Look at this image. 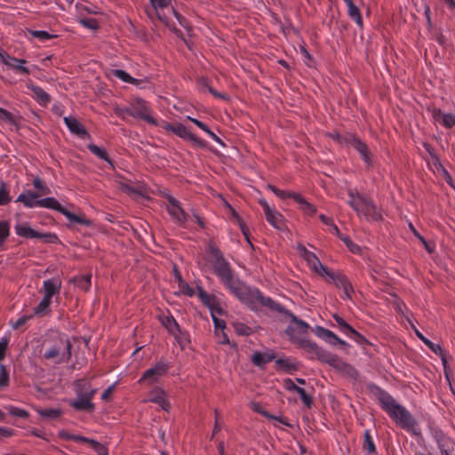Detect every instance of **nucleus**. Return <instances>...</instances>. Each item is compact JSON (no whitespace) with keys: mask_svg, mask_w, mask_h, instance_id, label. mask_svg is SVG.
<instances>
[{"mask_svg":"<svg viewBox=\"0 0 455 455\" xmlns=\"http://www.w3.org/2000/svg\"><path fill=\"white\" fill-rule=\"evenodd\" d=\"M52 299L44 295V298L39 304L34 308L35 315H45L51 312L50 306Z\"/></svg>","mask_w":455,"mask_h":455,"instance_id":"obj_38","label":"nucleus"},{"mask_svg":"<svg viewBox=\"0 0 455 455\" xmlns=\"http://www.w3.org/2000/svg\"><path fill=\"white\" fill-rule=\"evenodd\" d=\"M44 296L52 299L56 294H59L61 289V281L59 278H51L44 282L43 284Z\"/></svg>","mask_w":455,"mask_h":455,"instance_id":"obj_24","label":"nucleus"},{"mask_svg":"<svg viewBox=\"0 0 455 455\" xmlns=\"http://www.w3.org/2000/svg\"><path fill=\"white\" fill-rule=\"evenodd\" d=\"M349 147H353L357 151L367 169H371L374 166L373 154L369 146L362 140L356 133L354 134Z\"/></svg>","mask_w":455,"mask_h":455,"instance_id":"obj_14","label":"nucleus"},{"mask_svg":"<svg viewBox=\"0 0 455 455\" xmlns=\"http://www.w3.org/2000/svg\"><path fill=\"white\" fill-rule=\"evenodd\" d=\"M44 358L55 360V363H68L72 357V343L68 338L60 333L44 341Z\"/></svg>","mask_w":455,"mask_h":455,"instance_id":"obj_3","label":"nucleus"},{"mask_svg":"<svg viewBox=\"0 0 455 455\" xmlns=\"http://www.w3.org/2000/svg\"><path fill=\"white\" fill-rule=\"evenodd\" d=\"M229 222H231L235 225H237L239 227V228L241 229V231H242L244 238L248 242V243L251 247H253V244L251 243V239H250L251 232H250L248 226L246 225L243 219L240 216V214L236 212V210L234 207H232L230 204H229Z\"/></svg>","mask_w":455,"mask_h":455,"instance_id":"obj_18","label":"nucleus"},{"mask_svg":"<svg viewBox=\"0 0 455 455\" xmlns=\"http://www.w3.org/2000/svg\"><path fill=\"white\" fill-rule=\"evenodd\" d=\"M233 327L235 333L240 336H249L252 333L251 328L243 323H233Z\"/></svg>","mask_w":455,"mask_h":455,"instance_id":"obj_52","label":"nucleus"},{"mask_svg":"<svg viewBox=\"0 0 455 455\" xmlns=\"http://www.w3.org/2000/svg\"><path fill=\"white\" fill-rule=\"evenodd\" d=\"M126 115L141 119L154 125H158L157 121L150 116V108L146 100L141 98H136L130 107V110H126Z\"/></svg>","mask_w":455,"mask_h":455,"instance_id":"obj_9","label":"nucleus"},{"mask_svg":"<svg viewBox=\"0 0 455 455\" xmlns=\"http://www.w3.org/2000/svg\"><path fill=\"white\" fill-rule=\"evenodd\" d=\"M363 450H366L369 454H376L377 453L376 446L372 440V437L371 435L369 429H366L363 433Z\"/></svg>","mask_w":455,"mask_h":455,"instance_id":"obj_41","label":"nucleus"},{"mask_svg":"<svg viewBox=\"0 0 455 455\" xmlns=\"http://www.w3.org/2000/svg\"><path fill=\"white\" fill-rule=\"evenodd\" d=\"M92 275H81L73 278V283L81 290L89 291L91 287Z\"/></svg>","mask_w":455,"mask_h":455,"instance_id":"obj_45","label":"nucleus"},{"mask_svg":"<svg viewBox=\"0 0 455 455\" xmlns=\"http://www.w3.org/2000/svg\"><path fill=\"white\" fill-rule=\"evenodd\" d=\"M303 250L304 258L307 261L311 269L319 275L323 276V269H327L328 267L322 264L318 257L314 252L307 251L305 247H303Z\"/></svg>","mask_w":455,"mask_h":455,"instance_id":"obj_22","label":"nucleus"},{"mask_svg":"<svg viewBox=\"0 0 455 455\" xmlns=\"http://www.w3.org/2000/svg\"><path fill=\"white\" fill-rule=\"evenodd\" d=\"M422 146L426 149V151L429 154V156H431V158L433 160V164L435 166V168L437 170H439V166H442V163L440 161L439 156L435 153V148L428 142H423Z\"/></svg>","mask_w":455,"mask_h":455,"instance_id":"obj_47","label":"nucleus"},{"mask_svg":"<svg viewBox=\"0 0 455 455\" xmlns=\"http://www.w3.org/2000/svg\"><path fill=\"white\" fill-rule=\"evenodd\" d=\"M79 443L90 444L98 455H108V448L94 439L81 435Z\"/></svg>","mask_w":455,"mask_h":455,"instance_id":"obj_32","label":"nucleus"},{"mask_svg":"<svg viewBox=\"0 0 455 455\" xmlns=\"http://www.w3.org/2000/svg\"><path fill=\"white\" fill-rule=\"evenodd\" d=\"M170 369V363L164 360H160L156 363L155 366L146 370L138 383L143 384L148 383L152 385L158 380V379L167 373Z\"/></svg>","mask_w":455,"mask_h":455,"instance_id":"obj_13","label":"nucleus"},{"mask_svg":"<svg viewBox=\"0 0 455 455\" xmlns=\"http://www.w3.org/2000/svg\"><path fill=\"white\" fill-rule=\"evenodd\" d=\"M332 317L336 321L340 331H342L348 337L350 336L351 333H354L355 328L348 323H347L343 317H341L338 314H334Z\"/></svg>","mask_w":455,"mask_h":455,"instance_id":"obj_39","label":"nucleus"},{"mask_svg":"<svg viewBox=\"0 0 455 455\" xmlns=\"http://www.w3.org/2000/svg\"><path fill=\"white\" fill-rule=\"evenodd\" d=\"M340 373H342L343 375H345L350 379H357L358 375H359L358 371L348 363H347V368H343V370Z\"/></svg>","mask_w":455,"mask_h":455,"instance_id":"obj_64","label":"nucleus"},{"mask_svg":"<svg viewBox=\"0 0 455 455\" xmlns=\"http://www.w3.org/2000/svg\"><path fill=\"white\" fill-rule=\"evenodd\" d=\"M150 3H151V5L153 7V12L157 16L158 20L160 21H162L163 23L168 25L169 19L166 16L162 15L157 11V9L158 8H162L163 9V8L167 7L170 4L171 0H150Z\"/></svg>","mask_w":455,"mask_h":455,"instance_id":"obj_30","label":"nucleus"},{"mask_svg":"<svg viewBox=\"0 0 455 455\" xmlns=\"http://www.w3.org/2000/svg\"><path fill=\"white\" fill-rule=\"evenodd\" d=\"M33 186L36 189L40 191L41 195H50L52 193L50 188L45 184V182L40 179L39 177H36L33 180Z\"/></svg>","mask_w":455,"mask_h":455,"instance_id":"obj_50","label":"nucleus"},{"mask_svg":"<svg viewBox=\"0 0 455 455\" xmlns=\"http://www.w3.org/2000/svg\"><path fill=\"white\" fill-rule=\"evenodd\" d=\"M87 148L93 155L97 156L100 159H102L108 163L111 166H114V163L112 159L108 156V154L105 148H100L93 143L89 144Z\"/></svg>","mask_w":455,"mask_h":455,"instance_id":"obj_36","label":"nucleus"},{"mask_svg":"<svg viewBox=\"0 0 455 455\" xmlns=\"http://www.w3.org/2000/svg\"><path fill=\"white\" fill-rule=\"evenodd\" d=\"M64 123L66 124L70 132L76 135L80 139L86 140L91 138V135L85 127L76 118L72 116H66L64 117Z\"/></svg>","mask_w":455,"mask_h":455,"instance_id":"obj_16","label":"nucleus"},{"mask_svg":"<svg viewBox=\"0 0 455 455\" xmlns=\"http://www.w3.org/2000/svg\"><path fill=\"white\" fill-rule=\"evenodd\" d=\"M14 228H15L16 234L20 237H24L27 239L39 237V232L33 229L28 224H17L14 227Z\"/></svg>","mask_w":455,"mask_h":455,"instance_id":"obj_28","label":"nucleus"},{"mask_svg":"<svg viewBox=\"0 0 455 455\" xmlns=\"http://www.w3.org/2000/svg\"><path fill=\"white\" fill-rule=\"evenodd\" d=\"M415 334L433 353L440 354L442 352V347L439 344L432 342L417 329H415Z\"/></svg>","mask_w":455,"mask_h":455,"instance_id":"obj_43","label":"nucleus"},{"mask_svg":"<svg viewBox=\"0 0 455 455\" xmlns=\"http://www.w3.org/2000/svg\"><path fill=\"white\" fill-rule=\"evenodd\" d=\"M347 14L360 28H363V21L361 11L355 4H350L349 8H347Z\"/></svg>","mask_w":455,"mask_h":455,"instance_id":"obj_40","label":"nucleus"},{"mask_svg":"<svg viewBox=\"0 0 455 455\" xmlns=\"http://www.w3.org/2000/svg\"><path fill=\"white\" fill-rule=\"evenodd\" d=\"M197 296L201 302L211 311L212 319L213 316L226 315V310L221 307L220 299L216 295L208 294L202 286H197Z\"/></svg>","mask_w":455,"mask_h":455,"instance_id":"obj_10","label":"nucleus"},{"mask_svg":"<svg viewBox=\"0 0 455 455\" xmlns=\"http://www.w3.org/2000/svg\"><path fill=\"white\" fill-rule=\"evenodd\" d=\"M207 261L220 277L223 284L228 286V261L221 251L212 242L209 243Z\"/></svg>","mask_w":455,"mask_h":455,"instance_id":"obj_7","label":"nucleus"},{"mask_svg":"<svg viewBox=\"0 0 455 455\" xmlns=\"http://www.w3.org/2000/svg\"><path fill=\"white\" fill-rule=\"evenodd\" d=\"M21 116L16 117L11 112L0 107V120L13 125L16 131L20 129V123L19 122Z\"/></svg>","mask_w":455,"mask_h":455,"instance_id":"obj_31","label":"nucleus"},{"mask_svg":"<svg viewBox=\"0 0 455 455\" xmlns=\"http://www.w3.org/2000/svg\"><path fill=\"white\" fill-rule=\"evenodd\" d=\"M168 212L170 215L173 219H175L180 224H184L187 222L188 215L182 209L180 204L175 207H168Z\"/></svg>","mask_w":455,"mask_h":455,"instance_id":"obj_35","label":"nucleus"},{"mask_svg":"<svg viewBox=\"0 0 455 455\" xmlns=\"http://www.w3.org/2000/svg\"><path fill=\"white\" fill-rule=\"evenodd\" d=\"M29 33L36 38H39L42 41L50 40L55 38L57 36L48 33L44 30H29Z\"/></svg>","mask_w":455,"mask_h":455,"instance_id":"obj_60","label":"nucleus"},{"mask_svg":"<svg viewBox=\"0 0 455 455\" xmlns=\"http://www.w3.org/2000/svg\"><path fill=\"white\" fill-rule=\"evenodd\" d=\"M62 214L70 223L84 225L85 227H91L93 224L92 220L86 219L84 215H76L67 209H65Z\"/></svg>","mask_w":455,"mask_h":455,"instance_id":"obj_29","label":"nucleus"},{"mask_svg":"<svg viewBox=\"0 0 455 455\" xmlns=\"http://www.w3.org/2000/svg\"><path fill=\"white\" fill-rule=\"evenodd\" d=\"M267 221L275 229L283 230L284 227V217L283 214L273 209L265 214Z\"/></svg>","mask_w":455,"mask_h":455,"instance_id":"obj_26","label":"nucleus"},{"mask_svg":"<svg viewBox=\"0 0 455 455\" xmlns=\"http://www.w3.org/2000/svg\"><path fill=\"white\" fill-rule=\"evenodd\" d=\"M78 22L82 24L84 28L92 30H98L100 28L99 22L94 18H80Z\"/></svg>","mask_w":455,"mask_h":455,"instance_id":"obj_53","label":"nucleus"},{"mask_svg":"<svg viewBox=\"0 0 455 455\" xmlns=\"http://www.w3.org/2000/svg\"><path fill=\"white\" fill-rule=\"evenodd\" d=\"M312 331L318 338L323 339L331 345L332 344L334 339L337 337L333 331L319 325L315 326L314 329H312Z\"/></svg>","mask_w":455,"mask_h":455,"instance_id":"obj_33","label":"nucleus"},{"mask_svg":"<svg viewBox=\"0 0 455 455\" xmlns=\"http://www.w3.org/2000/svg\"><path fill=\"white\" fill-rule=\"evenodd\" d=\"M340 240L346 244L348 250L353 253H359L361 251V247L355 243L349 235H344Z\"/></svg>","mask_w":455,"mask_h":455,"instance_id":"obj_56","label":"nucleus"},{"mask_svg":"<svg viewBox=\"0 0 455 455\" xmlns=\"http://www.w3.org/2000/svg\"><path fill=\"white\" fill-rule=\"evenodd\" d=\"M297 343L300 348L305 349L309 354H314L315 359L329 364L339 372H341L343 368H347V362L343 361L339 355L319 347L315 342L309 339H299Z\"/></svg>","mask_w":455,"mask_h":455,"instance_id":"obj_4","label":"nucleus"},{"mask_svg":"<svg viewBox=\"0 0 455 455\" xmlns=\"http://www.w3.org/2000/svg\"><path fill=\"white\" fill-rule=\"evenodd\" d=\"M12 198L9 195V190L6 182L1 180L0 182V205H6L11 202Z\"/></svg>","mask_w":455,"mask_h":455,"instance_id":"obj_49","label":"nucleus"},{"mask_svg":"<svg viewBox=\"0 0 455 455\" xmlns=\"http://www.w3.org/2000/svg\"><path fill=\"white\" fill-rule=\"evenodd\" d=\"M37 239H43L44 243H60V239L58 235L54 233H40L39 232V237Z\"/></svg>","mask_w":455,"mask_h":455,"instance_id":"obj_57","label":"nucleus"},{"mask_svg":"<svg viewBox=\"0 0 455 455\" xmlns=\"http://www.w3.org/2000/svg\"><path fill=\"white\" fill-rule=\"evenodd\" d=\"M251 408L254 412H257L265 418H274V415L264 410L259 403L252 402Z\"/></svg>","mask_w":455,"mask_h":455,"instance_id":"obj_63","label":"nucleus"},{"mask_svg":"<svg viewBox=\"0 0 455 455\" xmlns=\"http://www.w3.org/2000/svg\"><path fill=\"white\" fill-rule=\"evenodd\" d=\"M326 275L330 278L331 281L329 283H332L339 289H343L345 296L347 299H351L352 293H354V288L346 275L341 272H334L331 269H323V276Z\"/></svg>","mask_w":455,"mask_h":455,"instance_id":"obj_12","label":"nucleus"},{"mask_svg":"<svg viewBox=\"0 0 455 455\" xmlns=\"http://www.w3.org/2000/svg\"><path fill=\"white\" fill-rule=\"evenodd\" d=\"M150 395H151V397L149 398L150 402L155 403H164V392L162 388L156 387L151 392Z\"/></svg>","mask_w":455,"mask_h":455,"instance_id":"obj_59","label":"nucleus"},{"mask_svg":"<svg viewBox=\"0 0 455 455\" xmlns=\"http://www.w3.org/2000/svg\"><path fill=\"white\" fill-rule=\"evenodd\" d=\"M355 133L353 132H345L344 134L339 133L337 131L328 132L325 133V136L333 140L336 143L339 145H346L349 147V143L353 138Z\"/></svg>","mask_w":455,"mask_h":455,"instance_id":"obj_27","label":"nucleus"},{"mask_svg":"<svg viewBox=\"0 0 455 455\" xmlns=\"http://www.w3.org/2000/svg\"><path fill=\"white\" fill-rule=\"evenodd\" d=\"M276 358V353L274 350H269V352H260L255 351L251 357V362L253 365L264 369L265 365Z\"/></svg>","mask_w":455,"mask_h":455,"instance_id":"obj_20","label":"nucleus"},{"mask_svg":"<svg viewBox=\"0 0 455 455\" xmlns=\"http://www.w3.org/2000/svg\"><path fill=\"white\" fill-rule=\"evenodd\" d=\"M10 235V224L6 220H0V245H2Z\"/></svg>","mask_w":455,"mask_h":455,"instance_id":"obj_54","label":"nucleus"},{"mask_svg":"<svg viewBox=\"0 0 455 455\" xmlns=\"http://www.w3.org/2000/svg\"><path fill=\"white\" fill-rule=\"evenodd\" d=\"M368 388L378 399L381 409L387 413L397 426L414 435L420 434L418 428V422L411 413L404 406L397 403L388 392L376 384H370Z\"/></svg>","mask_w":455,"mask_h":455,"instance_id":"obj_1","label":"nucleus"},{"mask_svg":"<svg viewBox=\"0 0 455 455\" xmlns=\"http://www.w3.org/2000/svg\"><path fill=\"white\" fill-rule=\"evenodd\" d=\"M27 87L33 92L34 99L41 105L47 106L51 102V96L40 86L28 83Z\"/></svg>","mask_w":455,"mask_h":455,"instance_id":"obj_23","label":"nucleus"},{"mask_svg":"<svg viewBox=\"0 0 455 455\" xmlns=\"http://www.w3.org/2000/svg\"><path fill=\"white\" fill-rule=\"evenodd\" d=\"M160 320L162 324L172 336H176L177 333L186 336V331H181L179 323L172 315H163Z\"/></svg>","mask_w":455,"mask_h":455,"instance_id":"obj_25","label":"nucleus"},{"mask_svg":"<svg viewBox=\"0 0 455 455\" xmlns=\"http://www.w3.org/2000/svg\"><path fill=\"white\" fill-rule=\"evenodd\" d=\"M427 110L431 112L432 117L435 122H439L447 129H451L455 126V115L451 113L444 114L443 111L435 107L427 108Z\"/></svg>","mask_w":455,"mask_h":455,"instance_id":"obj_17","label":"nucleus"},{"mask_svg":"<svg viewBox=\"0 0 455 455\" xmlns=\"http://www.w3.org/2000/svg\"><path fill=\"white\" fill-rule=\"evenodd\" d=\"M38 414L44 419H58L62 415V411L60 409H36Z\"/></svg>","mask_w":455,"mask_h":455,"instance_id":"obj_46","label":"nucleus"},{"mask_svg":"<svg viewBox=\"0 0 455 455\" xmlns=\"http://www.w3.org/2000/svg\"><path fill=\"white\" fill-rule=\"evenodd\" d=\"M198 84L200 86H204L209 90V92L213 94L215 97L220 98V99H227V96L223 93L218 92L215 89H213L212 86L209 85L208 80L204 77H201L198 79Z\"/></svg>","mask_w":455,"mask_h":455,"instance_id":"obj_58","label":"nucleus"},{"mask_svg":"<svg viewBox=\"0 0 455 455\" xmlns=\"http://www.w3.org/2000/svg\"><path fill=\"white\" fill-rule=\"evenodd\" d=\"M112 74L121 79L125 83H129L134 85H139L140 84V80L132 77L126 71L123 69H114L112 70Z\"/></svg>","mask_w":455,"mask_h":455,"instance_id":"obj_42","label":"nucleus"},{"mask_svg":"<svg viewBox=\"0 0 455 455\" xmlns=\"http://www.w3.org/2000/svg\"><path fill=\"white\" fill-rule=\"evenodd\" d=\"M283 317L290 318L291 323L285 330V333L290 337V340L291 343L297 345L299 347L298 340L300 339L296 336L297 334H307L308 331L311 329L310 325L305 321L297 317L294 314H292L290 310H287V313L283 315Z\"/></svg>","mask_w":455,"mask_h":455,"instance_id":"obj_8","label":"nucleus"},{"mask_svg":"<svg viewBox=\"0 0 455 455\" xmlns=\"http://www.w3.org/2000/svg\"><path fill=\"white\" fill-rule=\"evenodd\" d=\"M411 230L412 231L413 235L420 241V243L423 244L424 248L428 253L435 252V243L428 242L425 239L424 236H422L417 229L413 227V225L410 224Z\"/></svg>","mask_w":455,"mask_h":455,"instance_id":"obj_44","label":"nucleus"},{"mask_svg":"<svg viewBox=\"0 0 455 455\" xmlns=\"http://www.w3.org/2000/svg\"><path fill=\"white\" fill-rule=\"evenodd\" d=\"M267 188L272 191L276 196H278L281 199L291 198L294 201H296V198L299 196V193L293 191L282 190L272 184H267Z\"/></svg>","mask_w":455,"mask_h":455,"instance_id":"obj_37","label":"nucleus"},{"mask_svg":"<svg viewBox=\"0 0 455 455\" xmlns=\"http://www.w3.org/2000/svg\"><path fill=\"white\" fill-rule=\"evenodd\" d=\"M357 199L361 203V213L367 218L368 220L380 221L382 220V214L378 211V208L371 198L362 196L356 192Z\"/></svg>","mask_w":455,"mask_h":455,"instance_id":"obj_15","label":"nucleus"},{"mask_svg":"<svg viewBox=\"0 0 455 455\" xmlns=\"http://www.w3.org/2000/svg\"><path fill=\"white\" fill-rule=\"evenodd\" d=\"M75 386L77 399L70 400L69 405L77 411L92 412L95 410V405L92 399L97 390L92 388L91 383L86 379H77Z\"/></svg>","mask_w":455,"mask_h":455,"instance_id":"obj_5","label":"nucleus"},{"mask_svg":"<svg viewBox=\"0 0 455 455\" xmlns=\"http://www.w3.org/2000/svg\"><path fill=\"white\" fill-rule=\"evenodd\" d=\"M10 377L9 371L5 365L0 364V388H4L9 386Z\"/></svg>","mask_w":455,"mask_h":455,"instance_id":"obj_55","label":"nucleus"},{"mask_svg":"<svg viewBox=\"0 0 455 455\" xmlns=\"http://www.w3.org/2000/svg\"><path fill=\"white\" fill-rule=\"evenodd\" d=\"M0 57L2 59V61L4 65L9 66L11 61L16 62V63H26L27 60L24 59H17L15 57L10 56L7 52L4 51L0 52Z\"/></svg>","mask_w":455,"mask_h":455,"instance_id":"obj_61","label":"nucleus"},{"mask_svg":"<svg viewBox=\"0 0 455 455\" xmlns=\"http://www.w3.org/2000/svg\"><path fill=\"white\" fill-rule=\"evenodd\" d=\"M349 338L353 339L357 344L362 346H371L372 344L360 332H358L355 329L354 333H351Z\"/></svg>","mask_w":455,"mask_h":455,"instance_id":"obj_62","label":"nucleus"},{"mask_svg":"<svg viewBox=\"0 0 455 455\" xmlns=\"http://www.w3.org/2000/svg\"><path fill=\"white\" fill-rule=\"evenodd\" d=\"M229 291L233 293L242 303L251 310H256L258 305L267 307L272 312H277L283 316L287 313L281 304L269 297H265L259 289H251L244 283L236 278L229 267Z\"/></svg>","mask_w":455,"mask_h":455,"instance_id":"obj_2","label":"nucleus"},{"mask_svg":"<svg viewBox=\"0 0 455 455\" xmlns=\"http://www.w3.org/2000/svg\"><path fill=\"white\" fill-rule=\"evenodd\" d=\"M214 324V340L217 345L228 344V334L226 333L227 323L226 321L217 316H213Z\"/></svg>","mask_w":455,"mask_h":455,"instance_id":"obj_19","label":"nucleus"},{"mask_svg":"<svg viewBox=\"0 0 455 455\" xmlns=\"http://www.w3.org/2000/svg\"><path fill=\"white\" fill-rule=\"evenodd\" d=\"M275 370L283 371L285 373H293L299 371L300 363L297 361H292L291 358H277L275 361Z\"/></svg>","mask_w":455,"mask_h":455,"instance_id":"obj_21","label":"nucleus"},{"mask_svg":"<svg viewBox=\"0 0 455 455\" xmlns=\"http://www.w3.org/2000/svg\"><path fill=\"white\" fill-rule=\"evenodd\" d=\"M161 127L167 132H172L177 136L192 141L194 144L199 147H204L205 142L193 134L185 125L180 123L172 124L168 122H163Z\"/></svg>","mask_w":455,"mask_h":455,"instance_id":"obj_11","label":"nucleus"},{"mask_svg":"<svg viewBox=\"0 0 455 455\" xmlns=\"http://www.w3.org/2000/svg\"><path fill=\"white\" fill-rule=\"evenodd\" d=\"M295 202L299 204V209L305 214H307L309 216H314L317 212L316 207L314 204L308 203L305 199V197H303L300 194H299Z\"/></svg>","mask_w":455,"mask_h":455,"instance_id":"obj_34","label":"nucleus"},{"mask_svg":"<svg viewBox=\"0 0 455 455\" xmlns=\"http://www.w3.org/2000/svg\"><path fill=\"white\" fill-rule=\"evenodd\" d=\"M40 194L33 190H26L16 199V203H22L27 208L44 207L52 209L63 213L65 207L62 206L54 197H45L39 199Z\"/></svg>","mask_w":455,"mask_h":455,"instance_id":"obj_6","label":"nucleus"},{"mask_svg":"<svg viewBox=\"0 0 455 455\" xmlns=\"http://www.w3.org/2000/svg\"><path fill=\"white\" fill-rule=\"evenodd\" d=\"M5 409L7 410L8 413L12 416L22 419H28L29 417V412L28 411L15 407L13 405H7L5 406Z\"/></svg>","mask_w":455,"mask_h":455,"instance_id":"obj_51","label":"nucleus"},{"mask_svg":"<svg viewBox=\"0 0 455 455\" xmlns=\"http://www.w3.org/2000/svg\"><path fill=\"white\" fill-rule=\"evenodd\" d=\"M297 394L299 395V398L306 408L311 409L314 404V400L311 395L307 394V391L303 387H299L297 390Z\"/></svg>","mask_w":455,"mask_h":455,"instance_id":"obj_48","label":"nucleus"}]
</instances>
